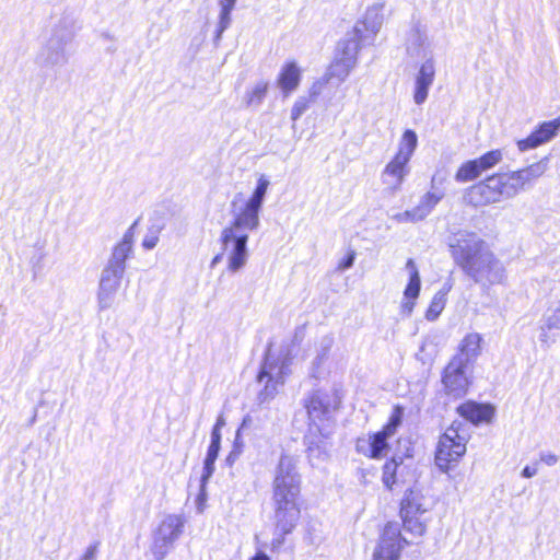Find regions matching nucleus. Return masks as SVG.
<instances>
[{
  "mask_svg": "<svg viewBox=\"0 0 560 560\" xmlns=\"http://www.w3.org/2000/svg\"><path fill=\"white\" fill-rule=\"evenodd\" d=\"M268 186L269 180L265 176H260L248 200L244 201L242 194L235 196L231 203L233 220L221 232L222 252L212 258L211 266L220 262L223 255H226L230 271L235 272L245 265L247 231L257 229L259 224L258 213Z\"/></svg>",
  "mask_w": 560,
  "mask_h": 560,
  "instance_id": "obj_1",
  "label": "nucleus"
},
{
  "mask_svg": "<svg viewBox=\"0 0 560 560\" xmlns=\"http://www.w3.org/2000/svg\"><path fill=\"white\" fill-rule=\"evenodd\" d=\"M302 482L295 460L282 455L271 485L275 525L281 535L291 534L301 518L304 504Z\"/></svg>",
  "mask_w": 560,
  "mask_h": 560,
  "instance_id": "obj_2",
  "label": "nucleus"
},
{
  "mask_svg": "<svg viewBox=\"0 0 560 560\" xmlns=\"http://www.w3.org/2000/svg\"><path fill=\"white\" fill-rule=\"evenodd\" d=\"M451 253L455 262L475 281L486 278L490 284L504 282V268L495 256L486 249L482 240L466 235L451 245Z\"/></svg>",
  "mask_w": 560,
  "mask_h": 560,
  "instance_id": "obj_3",
  "label": "nucleus"
},
{
  "mask_svg": "<svg viewBox=\"0 0 560 560\" xmlns=\"http://www.w3.org/2000/svg\"><path fill=\"white\" fill-rule=\"evenodd\" d=\"M303 407L307 416V451L317 455L326 453L324 441L331 435L326 424L332 422L334 413L340 408V399L338 396L330 399L328 394L313 390L305 397Z\"/></svg>",
  "mask_w": 560,
  "mask_h": 560,
  "instance_id": "obj_4",
  "label": "nucleus"
},
{
  "mask_svg": "<svg viewBox=\"0 0 560 560\" xmlns=\"http://www.w3.org/2000/svg\"><path fill=\"white\" fill-rule=\"evenodd\" d=\"M468 434L463 423L453 421L440 435L434 463L443 472L453 470L466 454Z\"/></svg>",
  "mask_w": 560,
  "mask_h": 560,
  "instance_id": "obj_5",
  "label": "nucleus"
},
{
  "mask_svg": "<svg viewBox=\"0 0 560 560\" xmlns=\"http://www.w3.org/2000/svg\"><path fill=\"white\" fill-rule=\"evenodd\" d=\"M429 508L424 503V495L416 489H408L399 503L398 515L404 530L415 537L427 533Z\"/></svg>",
  "mask_w": 560,
  "mask_h": 560,
  "instance_id": "obj_6",
  "label": "nucleus"
},
{
  "mask_svg": "<svg viewBox=\"0 0 560 560\" xmlns=\"http://www.w3.org/2000/svg\"><path fill=\"white\" fill-rule=\"evenodd\" d=\"M472 385L468 366L458 359H450L441 372V393L450 400L464 398Z\"/></svg>",
  "mask_w": 560,
  "mask_h": 560,
  "instance_id": "obj_7",
  "label": "nucleus"
},
{
  "mask_svg": "<svg viewBox=\"0 0 560 560\" xmlns=\"http://www.w3.org/2000/svg\"><path fill=\"white\" fill-rule=\"evenodd\" d=\"M417 145V133L411 129L405 130L400 138L398 150L384 167L383 174L394 178L397 184H401L409 172L408 163Z\"/></svg>",
  "mask_w": 560,
  "mask_h": 560,
  "instance_id": "obj_8",
  "label": "nucleus"
},
{
  "mask_svg": "<svg viewBox=\"0 0 560 560\" xmlns=\"http://www.w3.org/2000/svg\"><path fill=\"white\" fill-rule=\"evenodd\" d=\"M408 545L398 524L389 521L380 533L372 560H400L401 552Z\"/></svg>",
  "mask_w": 560,
  "mask_h": 560,
  "instance_id": "obj_9",
  "label": "nucleus"
},
{
  "mask_svg": "<svg viewBox=\"0 0 560 560\" xmlns=\"http://www.w3.org/2000/svg\"><path fill=\"white\" fill-rule=\"evenodd\" d=\"M502 173H493L466 190L467 202L474 207L488 206L506 197Z\"/></svg>",
  "mask_w": 560,
  "mask_h": 560,
  "instance_id": "obj_10",
  "label": "nucleus"
},
{
  "mask_svg": "<svg viewBox=\"0 0 560 560\" xmlns=\"http://www.w3.org/2000/svg\"><path fill=\"white\" fill-rule=\"evenodd\" d=\"M547 171V160H540L520 170L502 173L506 197H513L532 187Z\"/></svg>",
  "mask_w": 560,
  "mask_h": 560,
  "instance_id": "obj_11",
  "label": "nucleus"
},
{
  "mask_svg": "<svg viewBox=\"0 0 560 560\" xmlns=\"http://www.w3.org/2000/svg\"><path fill=\"white\" fill-rule=\"evenodd\" d=\"M289 374L288 365L270 355H265L260 370L257 374L259 383L265 381L264 388L260 390L259 397L262 401L272 399L278 389L284 383L285 376Z\"/></svg>",
  "mask_w": 560,
  "mask_h": 560,
  "instance_id": "obj_12",
  "label": "nucleus"
},
{
  "mask_svg": "<svg viewBox=\"0 0 560 560\" xmlns=\"http://www.w3.org/2000/svg\"><path fill=\"white\" fill-rule=\"evenodd\" d=\"M135 233L130 228L122 236V238L114 246L112 258L105 269V275L102 278V287L104 289H112V283L117 284L118 280L125 269L126 259L131 255Z\"/></svg>",
  "mask_w": 560,
  "mask_h": 560,
  "instance_id": "obj_13",
  "label": "nucleus"
},
{
  "mask_svg": "<svg viewBox=\"0 0 560 560\" xmlns=\"http://www.w3.org/2000/svg\"><path fill=\"white\" fill-rule=\"evenodd\" d=\"M183 526V520L176 515H170L159 524L151 548L156 560H162L165 557L173 542L182 534Z\"/></svg>",
  "mask_w": 560,
  "mask_h": 560,
  "instance_id": "obj_14",
  "label": "nucleus"
},
{
  "mask_svg": "<svg viewBox=\"0 0 560 560\" xmlns=\"http://www.w3.org/2000/svg\"><path fill=\"white\" fill-rule=\"evenodd\" d=\"M502 151L495 149L483 153L479 158L468 160L458 166L455 173V179L458 183L472 182L498 165L502 161Z\"/></svg>",
  "mask_w": 560,
  "mask_h": 560,
  "instance_id": "obj_15",
  "label": "nucleus"
},
{
  "mask_svg": "<svg viewBox=\"0 0 560 560\" xmlns=\"http://www.w3.org/2000/svg\"><path fill=\"white\" fill-rule=\"evenodd\" d=\"M560 130V116L549 121H542L525 138L516 141L522 152L533 150L553 139Z\"/></svg>",
  "mask_w": 560,
  "mask_h": 560,
  "instance_id": "obj_16",
  "label": "nucleus"
},
{
  "mask_svg": "<svg viewBox=\"0 0 560 560\" xmlns=\"http://www.w3.org/2000/svg\"><path fill=\"white\" fill-rule=\"evenodd\" d=\"M388 439L382 430L371 432L366 438L360 436L355 440V451L369 459H381L389 451Z\"/></svg>",
  "mask_w": 560,
  "mask_h": 560,
  "instance_id": "obj_17",
  "label": "nucleus"
},
{
  "mask_svg": "<svg viewBox=\"0 0 560 560\" xmlns=\"http://www.w3.org/2000/svg\"><path fill=\"white\" fill-rule=\"evenodd\" d=\"M456 413L465 421L474 425H480L492 421L495 409L489 402L465 400L456 407Z\"/></svg>",
  "mask_w": 560,
  "mask_h": 560,
  "instance_id": "obj_18",
  "label": "nucleus"
},
{
  "mask_svg": "<svg viewBox=\"0 0 560 560\" xmlns=\"http://www.w3.org/2000/svg\"><path fill=\"white\" fill-rule=\"evenodd\" d=\"M406 266L410 270V275L408 283L404 290V300L400 305V312L404 315H410L420 294L421 280L415 261L411 258L407 260Z\"/></svg>",
  "mask_w": 560,
  "mask_h": 560,
  "instance_id": "obj_19",
  "label": "nucleus"
},
{
  "mask_svg": "<svg viewBox=\"0 0 560 560\" xmlns=\"http://www.w3.org/2000/svg\"><path fill=\"white\" fill-rule=\"evenodd\" d=\"M224 424L225 421L223 417L220 416L212 427L211 441L203 462L202 486L207 485L209 478L214 472V463L218 458L221 444V429L224 427Z\"/></svg>",
  "mask_w": 560,
  "mask_h": 560,
  "instance_id": "obj_20",
  "label": "nucleus"
},
{
  "mask_svg": "<svg viewBox=\"0 0 560 560\" xmlns=\"http://www.w3.org/2000/svg\"><path fill=\"white\" fill-rule=\"evenodd\" d=\"M482 336L479 332H469L460 340L456 353L451 359H458L462 364L469 365L481 353Z\"/></svg>",
  "mask_w": 560,
  "mask_h": 560,
  "instance_id": "obj_21",
  "label": "nucleus"
},
{
  "mask_svg": "<svg viewBox=\"0 0 560 560\" xmlns=\"http://www.w3.org/2000/svg\"><path fill=\"white\" fill-rule=\"evenodd\" d=\"M301 82V69L294 60L287 61L277 77V84L284 96H289Z\"/></svg>",
  "mask_w": 560,
  "mask_h": 560,
  "instance_id": "obj_22",
  "label": "nucleus"
},
{
  "mask_svg": "<svg viewBox=\"0 0 560 560\" xmlns=\"http://www.w3.org/2000/svg\"><path fill=\"white\" fill-rule=\"evenodd\" d=\"M434 75L435 70L432 61L429 60L420 67L416 80V89L413 95L415 102L417 104H422L425 101L428 96V90L434 80Z\"/></svg>",
  "mask_w": 560,
  "mask_h": 560,
  "instance_id": "obj_23",
  "label": "nucleus"
},
{
  "mask_svg": "<svg viewBox=\"0 0 560 560\" xmlns=\"http://www.w3.org/2000/svg\"><path fill=\"white\" fill-rule=\"evenodd\" d=\"M402 464L401 457L392 456L382 466V481L386 489L393 490L397 485L398 468Z\"/></svg>",
  "mask_w": 560,
  "mask_h": 560,
  "instance_id": "obj_24",
  "label": "nucleus"
},
{
  "mask_svg": "<svg viewBox=\"0 0 560 560\" xmlns=\"http://www.w3.org/2000/svg\"><path fill=\"white\" fill-rule=\"evenodd\" d=\"M404 407L400 405H395L392 409V412L387 419V421L383 424V427L380 429L384 433H386L389 438L396 434L398 428L402 423L404 418Z\"/></svg>",
  "mask_w": 560,
  "mask_h": 560,
  "instance_id": "obj_25",
  "label": "nucleus"
},
{
  "mask_svg": "<svg viewBox=\"0 0 560 560\" xmlns=\"http://www.w3.org/2000/svg\"><path fill=\"white\" fill-rule=\"evenodd\" d=\"M445 304L446 298L444 293L438 292L436 294H434L425 311V318L428 320H435L443 312Z\"/></svg>",
  "mask_w": 560,
  "mask_h": 560,
  "instance_id": "obj_26",
  "label": "nucleus"
},
{
  "mask_svg": "<svg viewBox=\"0 0 560 560\" xmlns=\"http://www.w3.org/2000/svg\"><path fill=\"white\" fill-rule=\"evenodd\" d=\"M269 89V84L266 81H261L257 83L246 96V102L248 105L259 104L267 95Z\"/></svg>",
  "mask_w": 560,
  "mask_h": 560,
  "instance_id": "obj_27",
  "label": "nucleus"
},
{
  "mask_svg": "<svg viewBox=\"0 0 560 560\" xmlns=\"http://www.w3.org/2000/svg\"><path fill=\"white\" fill-rule=\"evenodd\" d=\"M428 214L422 208L418 205L411 210H406L401 213L395 215V219L398 222H418L423 220Z\"/></svg>",
  "mask_w": 560,
  "mask_h": 560,
  "instance_id": "obj_28",
  "label": "nucleus"
},
{
  "mask_svg": "<svg viewBox=\"0 0 560 560\" xmlns=\"http://www.w3.org/2000/svg\"><path fill=\"white\" fill-rule=\"evenodd\" d=\"M441 198L442 197L440 195H436L434 192H427L423 196L422 201L419 206L422 208L423 211H425L427 214H429L431 210L439 203Z\"/></svg>",
  "mask_w": 560,
  "mask_h": 560,
  "instance_id": "obj_29",
  "label": "nucleus"
},
{
  "mask_svg": "<svg viewBox=\"0 0 560 560\" xmlns=\"http://www.w3.org/2000/svg\"><path fill=\"white\" fill-rule=\"evenodd\" d=\"M308 108V101L305 98L299 100L294 103L291 109L292 120H298L301 115Z\"/></svg>",
  "mask_w": 560,
  "mask_h": 560,
  "instance_id": "obj_30",
  "label": "nucleus"
},
{
  "mask_svg": "<svg viewBox=\"0 0 560 560\" xmlns=\"http://www.w3.org/2000/svg\"><path fill=\"white\" fill-rule=\"evenodd\" d=\"M235 2H236V0H223L222 10H221L222 20H229V15H230Z\"/></svg>",
  "mask_w": 560,
  "mask_h": 560,
  "instance_id": "obj_31",
  "label": "nucleus"
},
{
  "mask_svg": "<svg viewBox=\"0 0 560 560\" xmlns=\"http://www.w3.org/2000/svg\"><path fill=\"white\" fill-rule=\"evenodd\" d=\"M354 252H349L338 264L339 269H347L352 266L354 260Z\"/></svg>",
  "mask_w": 560,
  "mask_h": 560,
  "instance_id": "obj_32",
  "label": "nucleus"
},
{
  "mask_svg": "<svg viewBox=\"0 0 560 560\" xmlns=\"http://www.w3.org/2000/svg\"><path fill=\"white\" fill-rule=\"evenodd\" d=\"M158 242H159L158 235H155V234L148 235L143 238L142 246L145 249H152L156 246Z\"/></svg>",
  "mask_w": 560,
  "mask_h": 560,
  "instance_id": "obj_33",
  "label": "nucleus"
},
{
  "mask_svg": "<svg viewBox=\"0 0 560 560\" xmlns=\"http://www.w3.org/2000/svg\"><path fill=\"white\" fill-rule=\"evenodd\" d=\"M96 551H97L96 545L90 546L83 553L81 560H94Z\"/></svg>",
  "mask_w": 560,
  "mask_h": 560,
  "instance_id": "obj_34",
  "label": "nucleus"
},
{
  "mask_svg": "<svg viewBox=\"0 0 560 560\" xmlns=\"http://www.w3.org/2000/svg\"><path fill=\"white\" fill-rule=\"evenodd\" d=\"M249 560H270V558L265 552L258 551Z\"/></svg>",
  "mask_w": 560,
  "mask_h": 560,
  "instance_id": "obj_35",
  "label": "nucleus"
},
{
  "mask_svg": "<svg viewBox=\"0 0 560 560\" xmlns=\"http://www.w3.org/2000/svg\"><path fill=\"white\" fill-rule=\"evenodd\" d=\"M198 499L201 502H203L206 500V485L205 486H202V485L200 486V492H199Z\"/></svg>",
  "mask_w": 560,
  "mask_h": 560,
  "instance_id": "obj_36",
  "label": "nucleus"
},
{
  "mask_svg": "<svg viewBox=\"0 0 560 560\" xmlns=\"http://www.w3.org/2000/svg\"><path fill=\"white\" fill-rule=\"evenodd\" d=\"M524 476L526 477H530L532 476V472L529 471L528 467H526L523 471Z\"/></svg>",
  "mask_w": 560,
  "mask_h": 560,
  "instance_id": "obj_37",
  "label": "nucleus"
},
{
  "mask_svg": "<svg viewBox=\"0 0 560 560\" xmlns=\"http://www.w3.org/2000/svg\"><path fill=\"white\" fill-rule=\"evenodd\" d=\"M353 63H354V58H351V60H350V65H349V68H350V67H352V66H353Z\"/></svg>",
  "mask_w": 560,
  "mask_h": 560,
  "instance_id": "obj_38",
  "label": "nucleus"
}]
</instances>
